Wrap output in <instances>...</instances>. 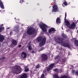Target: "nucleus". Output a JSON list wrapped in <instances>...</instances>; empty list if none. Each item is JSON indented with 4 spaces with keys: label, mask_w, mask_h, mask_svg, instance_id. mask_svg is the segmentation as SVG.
<instances>
[{
    "label": "nucleus",
    "mask_w": 78,
    "mask_h": 78,
    "mask_svg": "<svg viewBox=\"0 0 78 78\" xmlns=\"http://www.w3.org/2000/svg\"><path fill=\"white\" fill-rule=\"evenodd\" d=\"M62 39H61L60 38H57L55 40V41L58 43V44H61V45L65 47H68V48H70V47L69 44L66 43H63V40L64 39H67V36L65 34H63L62 36Z\"/></svg>",
    "instance_id": "obj_1"
},
{
    "label": "nucleus",
    "mask_w": 78,
    "mask_h": 78,
    "mask_svg": "<svg viewBox=\"0 0 78 78\" xmlns=\"http://www.w3.org/2000/svg\"><path fill=\"white\" fill-rule=\"evenodd\" d=\"M23 70H22V69L21 67L18 66L14 68L13 70V72L15 74H18V73H21Z\"/></svg>",
    "instance_id": "obj_2"
},
{
    "label": "nucleus",
    "mask_w": 78,
    "mask_h": 78,
    "mask_svg": "<svg viewBox=\"0 0 78 78\" xmlns=\"http://www.w3.org/2000/svg\"><path fill=\"white\" fill-rule=\"evenodd\" d=\"M35 33V29L32 28H30L27 31V34L28 35H32Z\"/></svg>",
    "instance_id": "obj_3"
},
{
    "label": "nucleus",
    "mask_w": 78,
    "mask_h": 78,
    "mask_svg": "<svg viewBox=\"0 0 78 78\" xmlns=\"http://www.w3.org/2000/svg\"><path fill=\"white\" fill-rule=\"evenodd\" d=\"M41 59L42 61H46L48 59V57L47 55L45 54H43L41 55Z\"/></svg>",
    "instance_id": "obj_4"
},
{
    "label": "nucleus",
    "mask_w": 78,
    "mask_h": 78,
    "mask_svg": "<svg viewBox=\"0 0 78 78\" xmlns=\"http://www.w3.org/2000/svg\"><path fill=\"white\" fill-rule=\"evenodd\" d=\"M39 25L40 28H41L44 32H46L47 31V29L44 27V23H42V24H39Z\"/></svg>",
    "instance_id": "obj_5"
},
{
    "label": "nucleus",
    "mask_w": 78,
    "mask_h": 78,
    "mask_svg": "<svg viewBox=\"0 0 78 78\" xmlns=\"http://www.w3.org/2000/svg\"><path fill=\"white\" fill-rule=\"evenodd\" d=\"M53 9L52 10L53 12H58L59 11V8L56 5H54L53 7Z\"/></svg>",
    "instance_id": "obj_6"
},
{
    "label": "nucleus",
    "mask_w": 78,
    "mask_h": 78,
    "mask_svg": "<svg viewBox=\"0 0 78 78\" xmlns=\"http://www.w3.org/2000/svg\"><path fill=\"white\" fill-rule=\"evenodd\" d=\"M46 42V38L44 37L43 39V40L41 41L39 44V47H42V46H44V45H45Z\"/></svg>",
    "instance_id": "obj_7"
},
{
    "label": "nucleus",
    "mask_w": 78,
    "mask_h": 78,
    "mask_svg": "<svg viewBox=\"0 0 78 78\" xmlns=\"http://www.w3.org/2000/svg\"><path fill=\"white\" fill-rule=\"evenodd\" d=\"M55 66V63H52L51 64L48 66V68L47 69V71L49 72V71L51 70Z\"/></svg>",
    "instance_id": "obj_8"
},
{
    "label": "nucleus",
    "mask_w": 78,
    "mask_h": 78,
    "mask_svg": "<svg viewBox=\"0 0 78 78\" xmlns=\"http://www.w3.org/2000/svg\"><path fill=\"white\" fill-rule=\"evenodd\" d=\"M54 76L55 78H68V76L66 75L62 76L59 78L57 74H55L54 75Z\"/></svg>",
    "instance_id": "obj_9"
},
{
    "label": "nucleus",
    "mask_w": 78,
    "mask_h": 78,
    "mask_svg": "<svg viewBox=\"0 0 78 78\" xmlns=\"http://www.w3.org/2000/svg\"><path fill=\"white\" fill-rule=\"evenodd\" d=\"M76 24L75 23L73 22V23L71 24L69 27V29L72 30L73 29H75V27Z\"/></svg>",
    "instance_id": "obj_10"
},
{
    "label": "nucleus",
    "mask_w": 78,
    "mask_h": 78,
    "mask_svg": "<svg viewBox=\"0 0 78 78\" xmlns=\"http://www.w3.org/2000/svg\"><path fill=\"white\" fill-rule=\"evenodd\" d=\"M0 8L2 9H5V6H4V4H3V2L2 0H0Z\"/></svg>",
    "instance_id": "obj_11"
},
{
    "label": "nucleus",
    "mask_w": 78,
    "mask_h": 78,
    "mask_svg": "<svg viewBox=\"0 0 78 78\" xmlns=\"http://www.w3.org/2000/svg\"><path fill=\"white\" fill-rule=\"evenodd\" d=\"M27 56V53L23 52L21 53V57L23 58H26Z\"/></svg>",
    "instance_id": "obj_12"
},
{
    "label": "nucleus",
    "mask_w": 78,
    "mask_h": 78,
    "mask_svg": "<svg viewBox=\"0 0 78 78\" xmlns=\"http://www.w3.org/2000/svg\"><path fill=\"white\" fill-rule=\"evenodd\" d=\"M13 31L18 32L19 31V26L18 25L14 27Z\"/></svg>",
    "instance_id": "obj_13"
},
{
    "label": "nucleus",
    "mask_w": 78,
    "mask_h": 78,
    "mask_svg": "<svg viewBox=\"0 0 78 78\" xmlns=\"http://www.w3.org/2000/svg\"><path fill=\"white\" fill-rule=\"evenodd\" d=\"M52 31L55 32V31H56V29H55L53 27H52L49 29L48 33H51Z\"/></svg>",
    "instance_id": "obj_14"
},
{
    "label": "nucleus",
    "mask_w": 78,
    "mask_h": 78,
    "mask_svg": "<svg viewBox=\"0 0 78 78\" xmlns=\"http://www.w3.org/2000/svg\"><path fill=\"white\" fill-rule=\"evenodd\" d=\"M4 39L5 38L4 37L0 34V42H2L4 41Z\"/></svg>",
    "instance_id": "obj_15"
},
{
    "label": "nucleus",
    "mask_w": 78,
    "mask_h": 78,
    "mask_svg": "<svg viewBox=\"0 0 78 78\" xmlns=\"http://www.w3.org/2000/svg\"><path fill=\"white\" fill-rule=\"evenodd\" d=\"M27 74L26 73L22 75L20 78H27Z\"/></svg>",
    "instance_id": "obj_16"
},
{
    "label": "nucleus",
    "mask_w": 78,
    "mask_h": 78,
    "mask_svg": "<svg viewBox=\"0 0 78 78\" xmlns=\"http://www.w3.org/2000/svg\"><path fill=\"white\" fill-rule=\"evenodd\" d=\"M12 41L13 45H16L17 44V42L15 40H12Z\"/></svg>",
    "instance_id": "obj_17"
},
{
    "label": "nucleus",
    "mask_w": 78,
    "mask_h": 78,
    "mask_svg": "<svg viewBox=\"0 0 78 78\" xmlns=\"http://www.w3.org/2000/svg\"><path fill=\"white\" fill-rule=\"evenodd\" d=\"M65 23H66V25L68 27H70V22L68 20H67L66 21H65Z\"/></svg>",
    "instance_id": "obj_18"
},
{
    "label": "nucleus",
    "mask_w": 78,
    "mask_h": 78,
    "mask_svg": "<svg viewBox=\"0 0 78 78\" xmlns=\"http://www.w3.org/2000/svg\"><path fill=\"white\" fill-rule=\"evenodd\" d=\"M55 59L56 61H58V62H59V61H61V59H60L59 56H57L55 57Z\"/></svg>",
    "instance_id": "obj_19"
},
{
    "label": "nucleus",
    "mask_w": 78,
    "mask_h": 78,
    "mask_svg": "<svg viewBox=\"0 0 78 78\" xmlns=\"http://www.w3.org/2000/svg\"><path fill=\"white\" fill-rule=\"evenodd\" d=\"M74 43L76 46H78V41L77 40H75L74 41Z\"/></svg>",
    "instance_id": "obj_20"
},
{
    "label": "nucleus",
    "mask_w": 78,
    "mask_h": 78,
    "mask_svg": "<svg viewBox=\"0 0 78 78\" xmlns=\"http://www.w3.org/2000/svg\"><path fill=\"white\" fill-rule=\"evenodd\" d=\"M42 41V38L41 37H39L37 39V41L38 42H40Z\"/></svg>",
    "instance_id": "obj_21"
},
{
    "label": "nucleus",
    "mask_w": 78,
    "mask_h": 78,
    "mask_svg": "<svg viewBox=\"0 0 78 78\" xmlns=\"http://www.w3.org/2000/svg\"><path fill=\"white\" fill-rule=\"evenodd\" d=\"M5 30V28L0 26V33H2V30Z\"/></svg>",
    "instance_id": "obj_22"
},
{
    "label": "nucleus",
    "mask_w": 78,
    "mask_h": 78,
    "mask_svg": "<svg viewBox=\"0 0 78 78\" xmlns=\"http://www.w3.org/2000/svg\"><path fill=\"white\" fill-rule=\"evenodd\" d=\"M28 71H29V68L27 67H26L25 68V71L26 72H28Z\"/></svg>",
    "instance_id": "obj_23"
},
{
    "label": "nucleus",
    "mask_w": 78,
    "mask_h": 78,
    "mask_svg": "<svg viewBox=\"0 0 78 78\" xmlns=\"http://www.w3.org/2000/svg\"><path fill=\"white\" fill-rule=\"evenodd\" d=\"M60 20V19L59 18H57L56 20V22L57 23H59V22Z\"/></svg>",
    "instance_id": "obj_24"
},
{
    "label": "nucleus",
    "mask_w": 78,
    "mask_h": 78,
    "mask_svg": "<svg viewBox=\"0 0 78 78\" xmlns=\"http://www.w3.org/2000/svg\"><path fill=\"white\" fill-rule=\"evenodd\" d=\"M6 59V57H2V58H0V61H3V60Z\"/></svg>",
    "instance_id": "obj_25"
},
{
    "label": "nucleus",
    "mask_w": 78,
    "mask_h": 78,
    "mask_svg": "<svg viewBox=\"0 0 78 78\" xmlns=\"http://www.w3.org/2000/svg\"><path fill=\"white\" fill-rule=\"evenodd\" d=\"M75 72H75V70H73L72 71V73L73 75H74L75 74Z\"/></svg>",
    "instance_id": "obj_26"
},
{
    "label": "nucleus",
    "mask_w": 78,
    "mask_h": 78,
    "mask_svg": "<svg viewBox=\"0 0 78 78\" xmlns=\"http://www.w3.org/2000/svg\"><path fill=\"white\" fill-rule=\"evenodd\" d=\"M28 49L29 50H32V47H31V46L29 45L28 47Z\"/></svg>",
    "instance_id": "obj_27"
},
{
    "label": "nucleus",
    "mask_w": 78,
    "mask_h": 78,
    "mask_svg": "<svg viewBox=\"0 0 78 78\" xmlns=\"http://www.w3.org/2000/svg\"><path fill=\"white\" fill-rule=\"evenodd\" d=\"M45 76V75L44 74H42L41 76V77H40V78H44V77Z\"/></svg>",
    "instance_id": "obj_28"
},
{
    "label": "nucleus",
    "mask_w": 78,
    "mask_h": 78,
    "mask_svg": "<svg viewBox=\"0 0 78 78\" xmlns=\"http://www.w3.org/2000/svg\"><path fill=\"white\" fill-rule=\"evenodd\" d=\"M63 4L65 6H67V5H68V4L67 3V2H66L65 1V2L63 3Z\"/></svg>",
    "instance_id": "obj_29"
},
{
    "label": "nucleus",
    "mask_w": 78,
    "mask_h": 78,
    "mask_svg": "<svg viewBox=\"0 0 78 78\" xmlns=\"http://www.w3.org/2000/svg\"><path fill=\"white\" fill-rule=\"evenodd\" d=\"M53 70L55 72H57L58 71V69H53Z\"/></svg>",
    "instance_id": "obj_30"
},
{
    "label": "nucleus",
    "mask_w": 78,
    "mask_h": 78,
    "mask_svg": "<svg viewBox=\"0 0 78 78\" xmlns=\"http://www.w3.org/2000/svg\"><path fill=\"white\" fill-rule=\"evenodd\" d=\"M36 68L37 69H39L40 68V66H39V64H38V65H37L36 66Z\"/></svg>",
    "instance_id": "obj_31"
},
{
    "label": "nucleus",
    "mask_w": 78,
    "mask_h": 78,
    "mask_svg": "<svg viewBox=\"0 0 78 78\" xmlns=\"http://www.w3.org/2000/svg\"><path fill=\"white\" fill-rule=\"evenodd\" d=\"M44 50V47H42L40 49V51H42V50Z\"/></svg>",
    "instance_id": "obj_32"
},
{
    "label": "nucleus",
    "mask_w": 78,
    "mask_h": 78,
    "mask_svg": "<svg viewBox=\"0 0 78 78\" xmlns=\"http://www.w3.org/2000/svg\"><path fill=\"white\" fill-rule=\"evenodd\" d=\"M75 75L78 76V71H77L76 72Z\"/></svg>",
    "instance_id": "obj_33"
},
{
    "label": "nucleus",
    "mask_w": 78,
    "mask_h": 78,
    "mask_svg": "<svg viewBox=\"0 0 78 78\" xmlns=\"http://www.w3.org/2000/svg\"><path fill=\"white\" fill-rule=\"evenodd\" d=\"M44 28H47L48 27V26L47 25H45V24H44Z\"/></svg>",
    "instance_id": "obj_34"
},
{
    "label": "nucleus",
    "mask_w": 78,
    "mask_h": 78,
    "mask_svg": "<svg viewBox=\"0 0 78 78\" xmlns=\"http://www.w3.org/2000/svg\"><path fill=\"white\" fill-rule=\"evenodd\" d=\"M12 31H11L9 34L10 35H12Z\"/></svg>",
    "instance_id": "obj_35"
},
{
    "label": "nucleus",
    "mask_w": 78,
    "mask_h": 78,
    "mask_svg": "<svg viewBox=\"0 0 78 78\" xmlns=\"http://www.w3.org/2000/svg\"><path fill=\"white\" fill-rule=\"evenodd\" d=\"M66 17H67V16H65V17L64 20H65V22L66 21Z\"/></svg>",
    "instance_id": "obj_36"
},
{
    "label": "nucleus",
    "mask_w": 78,
    "mask_h": 78,
    "mask_svg": "<svg viewBox=\"0 0 78 78\" xmlns=\"http://www.w3.org/2000/svg\"><path fill=\"white\" fill-rule=\"evenodd\" d=\"M66 60H63V62H66Z\"/></svg>",
    "instance_id": "obj_37"
},
{
    "label": "nucleus",
    "mask_w": 78,
    "mask_h": 78,
    "mask_svg": "<svg viewBox=\"0 0 78 78\" xmlns=\"http://www.w3.org/2000/svg\"><path fill=\"white\" fill-rule=\"evenodd\" d=\"M18 47H20H20H22V45H19Z\"/></svg>",
    "instance_id": "obj_38"
},
{
    "label": "nucleus",
    "mask_w": 78,
    "mask_h": 78,
    "mask_svg": "<svg viewBox=\"0 0 78 78\" xmlns=\"http://www.w3.org/2000/svg\"><path fill=\"white\" fill-rule=\"evenodd\" d=\"M65 16H67V13L66 12L65 13Z\"/></svg>",
    "instance_id": "obj_39"
},
{
    "label": "nucleus",
    "mask_w": 78,
    "mask_h": 78,
    "mask_svg": "<svg viewBox=\"0 0 78 78\" xmlns=\"http://www.w3.org/2000/svg\"><path fill=\"white\" fill-rule=\"evenodd\" d=\"M32 53H34V51H32Z\"/></svg>",
    "instance_id": "obj_40"
},
{
    "label": "nucleus",
    "mask_w": 78,
    "mask_h": 78,
    "mask_svg": "<svg viewBox=\"0 0 78 78\" xmlns=\"http://www.w3.org/2000/svg\"><path fill=\"white\" fill-rule=\"evenodd\" d=\"M23 0H22L21 1H20V3H21L22 1H23Z\"/></svg>",
    "instance_id": "obj_41"
},
{
    "label": "nucleus",
    "mask_w": 78,
    "mask_h": 78,
    "mask_svg": "<svg viewBox=\"0 0 78 78\" xmlns=\"http://www.w3.org/2000/svg\"><path fill=\"white\" fill-rule=\"evenodd\" d=\"M68 55H70V52H69V53Z\"/></svg>",
    "instance_id": "obj_42"
},
{
    "label": "nucleus",
    "mask_w": 78,
    "mask_h": 78,
    "mask_svg": "<svg viewBox=\"0 0 78 78\" xmlns=\"http://www.w3.org/2000/svg\"><path fill=\"white\" fill-rule=\"evenodd\" d=\"M3 25H4L3 24H2V25H0V26H3Z\"/></svg>",
    "instance_id": "obj_43"
},
{
    "label": "nucleus",
    "mask_w": 78,
    "mask_h": 78,
    "mask_svg": "<svg viewBox=\"0 0 78 78\" xmlns=\"http://www.w3.org/2000/svg\"><path fill=\"white\" fill-rule=\"evenodd\" d=\"M9 28H10L9 27L7 28V30H9Z\"/></svg>",
    "instance_id": "obj_44"
},
{
    "label": "nucleus",
    "mask_w": 78,
    "mask_h": 78,
    "mask_svg": "<svg viewBox=\"0 0 78 78\" xmlns=\"http://www.w3.org/2000/svg\"><path fill=\"white\" fill-rule=\"evenodd\" d=\"M23 2H24V1H22V3H23Z\"/></svg>",
    "instance_id": "obj_45"
},
{
    "label": "nucleus",
    "mask_w": 78,
    "mask_h": 78,
    "mask_svg": "<svg viewBox=\"0 0 78 78\" xmlns=\"http://www.w3.org/2000/svg\"><path fill=\"white\" fill-rule=\"evenodd\" d=\"M1 43H0V47L1 46Z\"/></svg>",
    "instance_id": "obj_46"
},
{
    "label": "nucleus",
    "mask_w": 78,
    "mask_h": 78,
    "mask_svg": "<svg viewBox=\"0 0 78 78\" xmlns=\"http://www.w3.org/2000/svg\"><path fill=\"white\" fill-rule=\"evenodd\" d=\"M2 10H0V12H1V11Z\"/></svg>",
    "instance_id": "obj_47"
},
{
    "label": "nucleus",
    "mask_w": 78,
    "mask_h": 78,
    "mask_svg": "<svg viewBox=\"0 0 78 78\" xmlns=\"http://www.w3.org/2000/svg\"><path fill=\"white\" fill-rule=\"evenodd\" d=\"M31 73L32 74V72H31Z\"/></svg>",
    "instance_id": "obj_48"
},
{
    "label": "nucleus",
    "mask_w": 78,
    "mask_h": 78,
    "mask_svg": "<svg viewBox=\"0 0 78 78\" xmlns=\"http://www.w3.org/2000/svg\"><path fill=\"white\" fill-rule=\"evenodd\" d=\"M27 4H28V3H27Z\"/></svg>",
    "instance_id": "obj_49"
},
{
    "label": "nucleus",
    "mask_w": 78,
    "mask_h": 78,
    "mask_svg": "<svg viewBox=\"0 0 78 78\" xmlns=\"http://www.w3.org/2000/svg\"><path fill=\"white\" fill-rule=\"evenodd\" d=\"M15 19H16V18H15Z\"/></svg>",
    "instance_id": "obj_50"
},
{
    "label": "nucleus",
    "mask_w": 78,
    "mask_h": 78,
    "mask_svg": "<svg viewBox=\"0 0 78 78\" xmlns=\"http://www.w3.org/2000/svg\"><path fill=\"white\" fill-rule=\"evenodd\" d=\"M62 29L63 30V28H62Z\"/></svg>",
    "instance_id": "obj_51"
}]
</instances>
